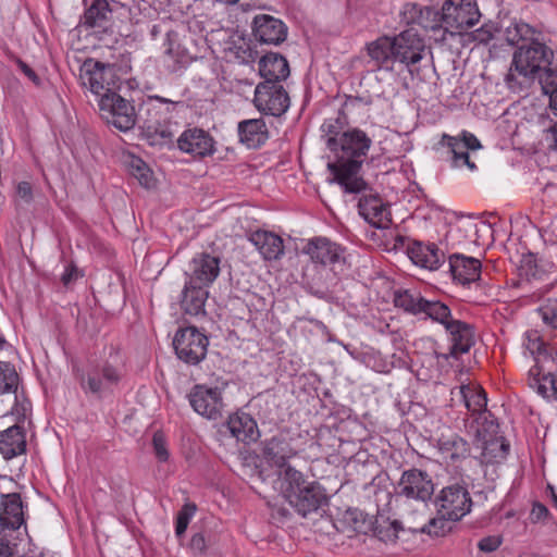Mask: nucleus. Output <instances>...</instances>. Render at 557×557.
I'll use <instances>...</instances> for the list:
<instances>
[{"label": "nucleus", "instance_id": "obj_1", "mask_svg": "<svg viewBox=\"0 0 557 557\" xmlns=\"http://www.w3.org/2000/svg\"><path fill=\"white\" fill-rule=\"evenodd\" d=\"M372 140L358 128L343 132L339 138L329 137L326 145L335 153L336 160L327 163L333 174L331 183H338L345 193L359 194L367 189V183L358 176L363 158Z\"/></svg>", "mask_w": 557, "mask_h": 557}, {"label": "nucleus", "instance_id": "obj_2", "mask_svg": "<svg viewBox=\"0 0 557 557\" xmlns=\"http://www.w3.org/2000/svg\"><path fill=\"white\" fill-rule=\"evenodd\" d=\"M184 102L160 96H149L138 110L137 123L150 146L170 147L174 143L176 123L173 113L183 109Z\"/></svg>", "mask_w": 557, "mask_h": 557}, {"label": "nucleus", "instance_id": "obj_3", "mask_svg": "<svg viewBox=\"0 0 557 557\" xmlns=\"http://www.w3.org/2000/svg\"><path fill=\"white\" fill-rule=\"evenodd\" d=\"M553 51L544 44L533 41L518 48L512 58L509 72L505 76L507 87L513 92L527 90L535 75L550 64Z\"/></svg>", "mask_w": 557, "mask_h": 557}, {"label": "nucleus", "instance_id": "obj_4", "mask_svg": "<svg viewBox=\"0 0 557 557\" xmlns=\"http://www.w3.org/2000/svg\"><path fill=\"white\" fill-rule=\"evenodd\" d=\"M274 490L280 492L302 517L317 511L326 500L320 485L307 481L297 469L285 471L283 481L281 480L280 485H275Z\"/></svg>", "mask_w": 557, "mask_h": 557}, {"label": "nucleus", "instance_id": "obj_5", "mask_svg": "<svg viewBox=\"0 0 557 557\" xmlns=\"http://www.w3.org/2000/svg\"><path fill=\"white\" fill-rule=\"evenodd\" d=\"M262 455L271 472L260 469L258 475L263 482H270L274 488L275 485H280L281 480L283 481L285 471L295 469L288 460L295 457L297 451L285 438L273 437L265 442Z\"/></svg>", "mask_w": 557, "mask_h": 557}, {"label": "nucleus", "instance_id": "obj_6", "mask_svg": "<svg viewBox=\"0 0 557 557\" xmlns=\"http://www.w3.org/2000/svg\"><path fill=\"white\" fill-rule=\"evenodd\" d=\"M98 104L102 119L122 132L129 131L137 123L138 113L134 106L117 94L102 96Z\"/></svg>", "mask_w": 557, "mask_h": 557}, {"label": "nucleus", "instance_id": "obj_7", "mask_svg": "<svg viewBox=\"0 0 557 557\" xmlns=\"http://www.w3.org/2000/svg\"><path fill=\"white\" fill-rule=\"evenodd\" d=\"M481 13L475 2L471 0H445L441 10V22L446 29L451 28L461 33L475 26Z\"/></svg>", "mask_w": 557, "mask_h": 557}, {"label": "nucleus", "instance_id": "obj_8", "mask_svg": "<svg viewBox=\"0 0 557 557\" xmlns=\"http://www.w3.org/2000/svg\"><path fill=\"white\" fill-rule=\"evenodd\" d=\"M435 485L431 475L421 469L405 470L395 486V494L399 497L425 504L432 498Z\"/></svg>", "mask_w": 557, "mask_h": 557}, {"label": "nucleus", "instance_id": "obj_9", "mask_svg": "<svg viewBox=\"0 0 557 557\" xmlns=\"http://www.w3.org/2000/svg\"><path fill=\"white\" fill-rule=\"evenodd\" d=\"M208 345V337L195 326L180 329L173 339L176 356L188 364H198L203 360Z\"/></svg>", "mask_w": 557, "mask_h": 557}, {"label": "nucleus", "instance_id": "obj_10", "mask_svg": "<svg viewBox=\"0 0 557 557\" xmlns=\"http://www.w3.org/2000/svg\"><path fill=\"white\" fill-rule=\"evenodd\" d=\"M253 104L259 112L278 117L288 110L290 100L282 84L261 82L256 86Z\"/></svg>", "mask_w": 557, "mask_h": 557}, {"label": "nucleus", "instance_id": "obj_11", "mask_svg": "<svg viewBox=\"0 0 557 557\" xmlns=\"http://www.w3.org/2000/svg\"><path fill=\"white\" fill-rule=\"evenodd\" d=\"M437 515L458 521L470 512L472 500L465 485L456 483L444 487L436 497Z\"/></svg>", "mask_w": 557, "mask_h": 557}, {"label": "nucleus", "instance_id": "obj_12", "mask_svg": "<svg viewBox=\"0 0 557 557\" xmlns=\"http://www.w3.org/2000/svg\"><path fill=\"white\" fill-rule=\"evenodd\" d=\"M113 69L100 62L85 63L79 75L81 83L100 99L107 94H115Z\"/></svg>", "mask_w": 557, "mask_h": 557}, {"label": "nucleus", "instance_id": "obj_13", "mask_svg": "<svg viewBox=\"0 0 557 557\" xmlns=\"http://www.w3.org/2000/svg\"><path fill=\"white\" fill-rule=\"evenodd\" d=\"M121 379L122 373L117 368L104 363L101 367L92 368L86 375L83 374L81 376V386L85 392L101 395L111 392L112 388L119 384Z\"/></svg>", "mask_w": 557, "mask_h": 557}, {"label": "nucleus", "instance_id": "obj_14", "mask_svg": "<svg viewBox=\"0 0 557 557\" xmlns=\"http://www.w3.org/2000/svg\"><path fill=\"white\" fill-rule=\"evenodd\" d=\"M220 259L210 253L196 255L185 271L186 282L209 287L219 276Z\"/></svg>", "mask_w": 557, "mask_h": 557}, {"label": "nucleus", "instance_id": "obj_15", "mask_svg": "<svg viewBox=\"0 0 557 557\" xmlns=\"http://www.w3.org/2000/svg\"><path fill=\"white\" fill-rule=\"evenodd\" d=\"M393 46L394 61L407 66L420 62L425 49L423 39L413 29H406L393 37Z\"/></svg>", "mask_w": 557, "mask_h": 557}, {"label": "nucleus", "instance_id": "obj_16", "mask_svg": "<svg viewBox=\"0 0 557 557\" xmlns=\"http://www.w3.org/2000/svg\"><path fill=\"white\" fill-rule=\"evenodd\" d=\"M305 252L315 263L333 267L346 264L345 248L326 237L310 239L305 247Z\"/></svg>", "mask_w": 557, "mask_h": 557}, {"label": "nucleus", "instance_id": "obj_17", "mask_svg": "<svg viewBox=\"0 0 557 557\" xmlns=\"http://www.w3.org/2000/svg\"><path fill=\"white\" fill-rule=\"evenodd\" d=\"M189 403L193 409L200 416L216 420L222 416V397L219 388H208L196 385L189 394Z\"/></svg>", "mask_w": 557, "mask_h": 557}, {"label": "nucleus", "instance_id": "obj_18", "mask_svg": "<svg viewBox=\"0 0 557 557\" xmlns=\"http://www.w3.org/2000/svg\"><path fill=\"white\" fill-rule=\"evenodd\" d=\"M252 32L258 41L267 45H280L287 37V26L268 14H260L253 18Z\"/></svg>", "mask_w": 557, "mask_h": 557}, {"label": "nucleus", "instance_id": "obj_19", "mask_svg": "<svg viewBox=\"0 0 557 557\" xmlns=\"http://www.w3.org/2000/svg\"><path fill=\"white\" fill-rule=\"evenodd\" d=\"M176 141L181 151L197 158H203L214 152L213 138L201 128H187L181 134Z\"/></svg>", "mask_w": 557, "mask_h": 557}, {"label": "nucleus", "instance_id": "obj_20", "mask_svg": "<svg viewBox=\"0 0 557 557\" xmlns=\"http://www.w3.org/2000/svg\"><path fill=\"white\" fill-rule=\"evenodd\" d=\"M358 209L360 215L375 227H386L391 222L387 206L376 195H364L360 197Z\"/></svg>", "mask_w": 557, "mask_h": 557}, {"label": "nucleus", "instance_id": "obj_21", "mask_svg": "<svg viewBox=\"0 0 557 557\" xmlns=\"http://www.w3.org/2000/svg\"><path fill=\"white\" fill-rule=\"evenodd\" d=\"M449 270L454 280L465 285L480 278L481 262L476 258L454 255L449 257Z\"/></svg>", "mask_w": 557, "mask_h": 557}, {"label": "nucleus", "instance_id": "obj_22", "mask_svg": "<svg viewBox=\"0 0 557 557\" xmlns=\"http://www.w3.org/2000/svg\"><path fill=\"white\" fill-rule=\"evenodd\" d=\"M407 253L410 260L421 268L434 271L444 262V253L435 245H423L416 242L408 246Z\"/></svg>", "mask_w": 557, "mask_h": 557}, {"label": "nucleus", "instance_id": "obj_23", "mask_svg": "<svg viewBox=\"0 0 557 557\" xmlns=\"http://www.w3.org/2000/svg\"><path fill=\"white\" fill-rule=\"evenodd\" d=\"M249 242L257 248L264 260H277L284 253L283 239L268 231H256Z\"/></svg>", "mask_w": 557, "mask_h": 557}, {"label": "nucleus", "instance_id": "obj_24", "mask_svg": "<svg viewBox=\"0 0 557 557\" xmlns=\"http://www.w3.org/2000/svg\"><path fill=\"white\" fill-rule=\"evenodd\" d=\"M259 73L263 82L278 83L289 76L287 60L278 53H268L259 61Z\"/></svg>", "mask_w": 557, "mask_h": 557}, {"label": "nucleus", "instance_id": "obj_25", "mask_svg": "<svg viewBox=\"0 0 557 557\" xmlns=\"http://www.w3.org/2000/svg\"><path fill=\"white\" fill-rule=\"evenodd\" d=\"M208 296V287L189 284V282L185 281L181 298V308L186 314L203 315L206 313L205 305Z\"/></svg>", "mask_w": 557, "mask_h": 557}, {"label": "nucleus", "instance_id": "obj_26", "mask_svg": "<svg viewBox=\"0 0 557 557\" xmlns=\"http://www.w3.org/2000/svg\"><path fill=\"white\" fill-rule=\"evenodd\" d=\"M0 521L3 528L16 530L24 524L23 504L20 494L2 496Z\"/></svg>", "mask_w": 557, "mask_h": 557}, {"label": "nucleus", "instance_id": "obj_27", "mask_svg": "<svg viewBox=\"0 0 557 557\" xmlns=\"http://www.w3.org/2000/svg\"><path fill=\"white\" fill-rule=\"evenodd\" d=\"M238 135L248 148H258L268 140L269 131L262 119H251L238 124Z\"/></svg>", "mask_w": 557, "mask_h": 557}, {"label": "nucleus", "instance_id": "obj_28", "mask_svg": "<svg viewBox=\"0 0 557 557\" xmlns=\"http://www.w3.org/2000/svg\"><path fill=\"white\" fill-rule=\"evenodd\" d=\"M446 330L451 336L450 355L457 357L468 352L474 343L471 327L461 321L454 320L447 324Z\"/></svg>", "mask_w": 557, "mask_h": 557}, {"label": "nucleus", "instance_id": "obj_29", "mask_svg": "<svg viewBox=\"0 0 557 557\" xmlns=\"http://www.w3.org/2000/svg\"><path fill=\"white\" fill-rule=\"evenodd\" d=\"M26 440L21 426L13 425L0 432V453L5 459H12L25 451Z\"/></svg>", "mask_w": 557, "mask_h": 557}, {"label": "nucleus", "instance_id": "obj_30", "mask_svg": "<svg viewBox=\"0 0 557 557\" xmlns=\"http://www.w3.org/2000/svg\"><path fill=\"white\" fill-rule=\"evenodd\" d=\"M227 428L237 441L250 442L256 441L259 436L256 421L245 412L231 416L227 421Z\"/></svg>", "mask_w": 557, "mask_h": 557}, {"label": "nucleus", "instance_id": "obj_31", "mask_svg": "<svg viewBox=\"0 0 557 557\" xmlns=\"http://www.w3.org/2000/svg\"><path fill=\"white\" fill-rule=\"evenodd\" d=\"M393 37L383 36L367 46L368 54L379 69L392 70L394 61Z\"/></svg>", "mask_w": 557, "mask_h": 557}, {"label": "nucleus", "instance_id": "obj_32", "mask_svg": "<svg viewBox=\"0 0 557 557\" xmlns=\"http://www.w3.org/2000/svg\"><path fill=\"white\" fill-rule=\"evenodd\" d=\"M120 8V3L107 0H95L84 14L85 24L90 27H103L106 22L111 18L113 11Z\"/></svg>", "mask_w": 557, "mask_h": 557}, {"label": "nucleus", "instance_id": "obj_33", "mask_svg": "<svg viewBox=\"0 0 557 557\" xmlns=\"http://www.w3.org/2000/svg\"><path fill=\"white\" fill-rule=\"evenodd\" d=\"M481 448V461L494 463L504 460L509 451V444L502 436H494L478 442Z\"/></svg>", "mask_w": 557, "mask_h": 557}, {"label": "nucleus", "instance_id": "obj_34", "mask_svg": "<svg viewBox=\"0 0 557 557\" xmlns=\"http://www.w3.org/2000/svg\"><path fill=\"white\" fill-rule=\"evenodd\" d=\"M460 395L465 405L472 416L479 417L480 413L488 412L486 410L487 398L483 388L479 386L465 385L460 387Z\"/></svg>", "mask_w": 557, "mask_h": 557}, {"label": "nucleus", "instance_id": "obj_35", "mask_svg": "<svg viewBox=\"0 0 557 557\" xmlns=\"http://www.w3.org/2000/svg\"><path fill=\"white\" fill-rule=\"evenodd\" d=\"M490 412L480 413L470 423L469 428L473 431L476 442L484 441L485 438L498 436V424L491 419Z\"/></svg>", "mask_w": 557, "mask_h": 557}, {"label": "nucleus", "instance_id": "obj_36", "mask_svg": "<svg viewBox=\"0 0 557 557\" xmlns=\"http://www.w3.org/2000/svg\"><path fill=\"white\" fill-rule=\"evenodd\" d=\"M441 450L447 458L455 461L469 455L468 443L458 435L440 441Z\"/></svg>", "mask_w": 557, "mask_h": 557}, {"label": "nucleus", "instance_id": "obj_37", "mask_svg": "<svg viewBox=\"0 0 557 557\" xmlns=\"http://www.w3.org/2000/svg\"><path fill=\"white\" fill-rule=\"evenodd\" d=\"M120 9L127 10L131 22L135 24L141 22V16L149 18L157 13L156 8L148 0H132L131 3H121Z\"/></svg>", "mask_w": 557, "mask_h": 557}, {"label": "nucleus", "instance_id": "obj_38", "mask_svg": "<svg viewBox=\"0 0 557 557\" xmlns=\"http://www.w3.org/2000/svg\"><path fill=\"white\" fill-rule=\"evenodd\" d=\"M423 301L424 298H422L419 294L411 293L409 290L396 292L394 297L396 307L401 308L412 314L421 313V309H423Z\"/></svg>", "mask_w": 557, "mask_h": 557}, {"label": "nucleus", "instance_id": "obj_39", "mask_svg": "<svg viewBox=\"0 0 557 557\" xmlns=\"http://www.w3.org/2000/svg\"><path fill=\"white\" fill-rule=\"evenodd\" d=\"M127 164L131 174L138 180L141 186L150 188L153 185L152 172L140 158L131 156Z\"/></svg>", "mask_w": 557, "mask_h": 557}, {"label": "nucleus", "instance_id": "obj_40", "mask_svg": "<svg viewBox=\"0 0 557 557\" xmlns=\"http://www.w3.org/2000/svg\"><path fill=\"white\" fill-rule=\"evenodd\" d=\"M422 307L421 313H425L430 319L442 323L445 329L450 323V310L445 304L424 299Z\"/></svg>", "mask_w": 557, "mask_h": 557}, {"label": "nucleus", "instance_id": "obj_41", "mask_svg": "<svg viewBox=\"0 0 557 557\" xmlns=\"http://www.w3.org/2000/svg\"><path fill=\"white\" fill-rule=\"evenodd\" d=\"M18 375L12 364L0 361V395L14 393L17 388Z\"/></svg>", "mask_w": 557, "mask_h": 557}, {"label": "nucleus", "instance_id": "obj_42", "mask_svg": "<svg viewBox=\"0 0 557 557\" xmlns=\"http://www.w3.org/2000/svg\"><path fill=\"white\" fill-rule=\"evenodd\" d=\"M530 385L543 397H554L557 400V374L548 373L542 379H533Z\"/></svg>", "mask_w": 557, "mask_h": 557}, {"label": "nucleus", "instance_id": "obj_43", "mask_svg": "<svg viewBox=\"0 0 557 557\" xmlns=\"http://www.w3.org/2000/svg\"><path fill=\"white\" fill-rule=\"evenodd\" d=\"M165 53L177 63H184L187 60L186 50L178 44V35L176 32L166 30Z\"/></svg>", "mask_w": 557, "mask_h": 557}, {"label": "nucleus", "instance_id": "obj_44", "mask_svg": "<svg viewBox=\"0 0 557 557\" xmlns=\"http://www.w3.org/2000/svg\"><path fill=\"white\" fill-rule=\"evenodd\" d=\"M533 33V28L529 24L519 22L507 27L506 38L509 44L517 45L520 40L531 38Z\"/></svg>", "mask_w": 557, "mask_h": 557}, {"label": "nucleus", "instance_id": "obj_45", "mask_svg": "<svg viewBox=\"0 0 557 557\" xmlns=\"http://www.w3.org/2000/svg\"><path fill=\"white\" fill-rule=\"evenodd\" d=\"M449 521L450 520L443 517V515H438V517L430 519L429 522L421 528V532L432 536H442L450 529Z\"/></svg>", "mask_w": 557, "mask_h": 557}, {"label": "nucleus", "instance_id": "obj_46", "mask_svg": "<svg viewBox=\"0 0 557 557\" xmlns=\"http://www.w3.org/2000/svg\"><path fill=\"white\" fill-rule=\"evenodd\" d=\"M196 512V505L191 503H187L183 506V508L178 511L176 517V527L175 533L177 536H181L185 533L188 523L193 516Z\"/></svg>", "mask_w": 557, "mask_h": 557}, {"label": "nucleus", "instance_id": "obj_47", "mask_svg": "<svg viewBox=\"0 0 557 557\" xmlns=\"http://www.w3.org/2000/svg\"><path fill=\"white\" fill-rule=\"evenodd\" d=\"M524 346L533 356L537 355L540 357L546 352L545 343L536 331L525 333Z\"/></svg>", "mask_w": 557, "mask_h": 557}, {"label": "nucleus", "instance_id": "obj_48", "mask_svg": "<svg viewBox=\"0 0 557 557\" xmlns=\"http://www.w3.org/2000/svg\"><path fill=\"white\" fill-rule=\"evenodd\" d=\"M540 314L545 324L557 329V300L548 301L540 309Z\"/></svg>", "mask_w": 557, "mask_h": 557}, {"label": "nucleus", "instance_id": "obj_49", "mask_svg": "<svg viewBox=\"0 0 557 557\" xmlns=\"http://www.w3.org/2000/svg\"><path fill=\"white\" fill-rule=\"evenodd\" d=\"M544 73L540 75V83L542 85V89L545 94L549 95L557 88V70H553L549 67H543Z\"/></svg>", "mask_w": 557, "mask_h": 557}, {"label": "nucleus", "instance_id": "obj_50", "mask_svg": "<svg viewBox=\"0 0 557 557\" xmlns=\"http://www.w3.org/2000/svg\"><path fill=\"white\" fill-rule=\"evenodd\" d=\"M441 144L448 147L453 156L463 153L468 149L465 147V143L461 141L460 137L449 136L444 134Z\"/></svg>", "mask_w": 557, "mask_h": 557}, {"label": "nucleus", "instance_id": "obj_51", "mask_svg": "<svg viewBox=\"0 0 557 557\" xmlns=\"http://www.w3.org/2000/svg\"><path fill=\"white\" fill-rule=\"evenodd\" d=\"M152 445L156 457L160 461H166L169 459V451L165 445V440L161 433H154L152 438Z\"/></svg>", "mask_w": 557, "mask_h": 557}, {"label": "nucleus", "instance_id": "obj_52", "mask_svg": "<svg viewBox=\"0 0 557 557\" xmlns=\"http://www.w3.org/2000/svg\"><path fill=\"white\" fill-rule=\"evenodd\" d=\"M343 128V125L339 121V119H330V120H326L323 124H322V131L325 133V135L329 137H335V138H339L342 133Z\"/></svg>", "mask_w": 557, "mask_h": 557}, {"label": "nucleus", "instance_id": "obj_53", "mask_svg": "<svg viewBox=\"0 0 557 557\" xmlns=\"http://www.w3.org/2000/svg\"><path fill=\"white\" fill-rule=\"evenodd\" d=\"M236 48V57L240 60V62L249 63L255 60L257 52L253 51L246 42L243 41L242 45Z\"/></svg>", "mask_w": 557, "mask_h": 557}, {"label": "nucleus", "instance_id": "obj_54", "mask_svg": "<svg viewBox=\"0 0 557 557\" xmlns=\"http://www.w3.org/2000/svg\"><path fill=\"white\" fill-rule=\"evenodd\" d=\"M500 544L502 540L498 536H487L479 542L478 547L484 553H492L496 550Z\"/></svg>", "mask_w": 557, "mask_h": 557}, {"label": "nucleus", "instance_id": "obj_55", "mask_svg": "<svg viewBox=\"0 0 557 557\" xmlns=\"http://www.w3.org/2000/svg\"><path fill=\"white\" fill-rule=\"evenodd\" d=\"M81 276H82V273L77 269V267L74 264H71L65 269L64 273L62 274L61 282L63 283L64 286H70L73 282H75Z\"/></svg>", "mask_w": 557, "mask_h": 557}, {"label": "nucleus", "instance_id": "obj_56", "mask_svg": "<svg viewBox=\"0 0 557 557\" xmlns=\"http://www.w3.org/2000/svg\"><path fill=\"white\" fill-rule=\"evenodd\" d=\"M469 150L465 151L463 153H458L453 156V165L454 166H468L471 171H473L476 166L475 164L470 160L469 157Z\"/></svg>", "mask_w": 557, "mask_h": 557}, {"label": "nucleus", "instance_id": "obj_57", "mask_svg": "<svg viewBox=\"0 0 557 557\" xmlns=\"http://www.w3.org/2000/svg\"><path fill=\"white\" fill-rule=\"evenodd\" d=\"M190 549L194 553H203L206 550V540L201 533L194 534L190 540Z\"/></svg>", "mask_w": 557, "mask_h": 557}, {"label": "nucleus", "instance_id": "obj_58", "mask_svg": "<svg viewBox=\"0 0 557 557\" xmlns=\"http://www.w3.org/2000/svg\"><path fill=\"white\" fill-rule=\"evenodd\" d=\"M17 66L36 86L40 85V78L30 66L21 60L17 61Z\"/></svg>", "mask_w": 557, "mask_h": 557}, {"label": "nucleus", "instance_id": "obj_59", "mask_svg": "<svg viewBox=\"0 0 557 557\" xmlns=\"http://www.w3.org/2000/svg\"><path fill=\"white\" fill-rule=\"evenodd\" d=\"M460 139H461L462 143L466 144L465 147L468 150H476V149L481 148L480 141L478 140V138L473 134L463 132L462 133V137Z\"/></svg>", "mask_w": 557, "mask_h": 557}, {"label": "nucleus", "instance_id": "obj_60", "mask_svg": "<svg viewBox=\"0 0 557 557\" xmlns=\"http://www.w3.org/2000/svg\"><path fill=\"white\" fill-rule=\"evenodd\" d=\"M548 515V509L540 504V503H536L533 505V508H532V511H531V519L533 521H540L544 518H546Z\"/></svg>", "mask_w": 557, "mask_h": 557}, {"label": "nucleus", "instance_id": "obj_61", "mask_svg": "<svg viewBox=\"0 0 557 557\" xmlns=\"http://www.w3.org/2000/svg\"><path fill=\"white\" fill-rule=\"evenodd\" d=\"M16 193H17L18 197H21L22 199H24L25 201L28 202L32 199V186H30V184L27 183V182H21L17 185Z\"/></svg>", "mask_w": 557, "mask_h": 557}, {"label": "nucleus", "instance_id": "obj_62", "mask_svg": "<svg viewBox=\"0 0 557 557\" xmlns=\"http://www.w3.org/2000/svg\"><path fill=\"white\" fill-rule=\"evenodd\" d=\"M546 140L550 141L549 147L557 150V122H555L546 132Z\"/></svg>", "mask_w": 557, "mask_h": 557}, {"label": "nucleus", "instance_id": "obj_63", "mask_svg": "<svg viewBox=\"0 0 557 557\" xmlns=\"http://www.w3.org/2000/svg\"><path fill=\"white\" fill-rule=\"evenodd\" d=\"M491 38H492V33L490 30L485 29L484 27H481L475 30L474 39H476L481 42H486Z\"/></svg>", "mask_w": 557, "mask_h": 557}, {"label": "nucleus", "instance_id": "obj_64", "mask_svg": "<svg viewBox=\"0 0 557 557\" xmlns=\"http://www.w3.org/2000/svg\"><path fill=\"white\" fill-rule=\"evenodd\" d=\"M554 91L549 94L550 96V109L553 110L554 114L557 115V88L553 89Z\"/></svg>", "mask_w": 557, "mask_h": 557}]
</instances>
